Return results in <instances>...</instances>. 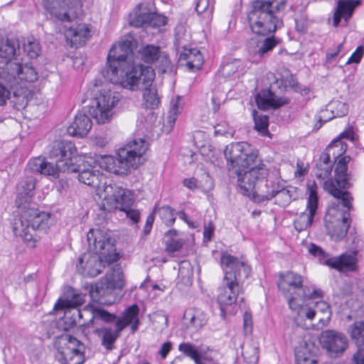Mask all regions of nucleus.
<instances>
[{"mask_svg": "<svg viewBox=\"0 0 364 364\" xmlns=\"http://www.w3.org/2000/svg\"><path fill=\"white\" fill-rule=\"evenodd\" d=\"M295 28L299 33H305L308 28V18L305 14H301L295 18Z\"/></svg>", "mask_w": 364, "mask_h": 364, "instance_id": "603ef678", "label": "nucleus"}, {"mask_svg": "<svg viewBox=\"0 0 364 364\" xmlns=\"http://www.w3.org/2000/svg\"><path fill=\"white\" fill-rule=\"evenodd\" d=\"M296 364H317L316 360L304 348L295 351Z\"/></svg>", "mask_w": 364, "mask_h": 364, "instance_id": "49530a36", "label": "nucleus"}, {"mask_svg": "<svg viewBox=\"0 0 364 364\" xmlns=\"http://www.w3.org/2000/svg\"><path fill=\"white\" fill-rule=\"evenodd\" d=\"M36 186L33 176L25 177L18 185L16 205L18 216L14 219L13 230L31 246L34 247L38 240L36 231H46L50 224V214L41 211L31 203L33 191Z\"/></svg>", "mask_w": 364, "mask_h": 364, "instance_id": "7ed1b4c3", "label": "nucleus"}, {"mask_svg": "<svg viewBox=\"0 0 364 364\" xmlns=\"http://www.w3.org/2000/svg\"><path fill=\"white\" fill-rule=\"evenodd\" d=\"M55 346L56 358L60 364H82L85 361V345L76 338L65 334L57 338Z\"/></svg>", "mask_w": 364, "mask_h": 364, "instance_id": "9b49d317", "label": "nucleus"}, {"mask_svg": "<svg viewBox=\"0 0 364 364\" xmlns=\"http://www.w3.org/2000/svg\"><path fill=\"white\" fill-rule=\"evenodd\" d=\"M347 332L359 348L364 346V321H355L348 326Z\"/></svg>", "mask_w": 364, "mask_h": 364, "instance_id": "e433bc0d", "label": "nucleus"}, {"mask_svg": "<svg viewBox=\"0 0 364 364\" xmlns=\"http://www.w3.org/2000/svg\"><path fill=\"white\" fill-rule=\"evenodd\" d=\"M154 213H157L162 221L167 225H173L176 220L175 210L168 205L155 208Z\"/></svg>", "mask_w": 364, "mask_h": 364, "instance_id": "a19ab883", "label": "nucleus"}, {"mask_svg": "<svg viewBox=\"0 0 364 364\" xmlns=\"http://www.w3.org/2000/svg\"><path fill=\"white\" fill-rule=\"evenodd\" d=\"M122 211L124 212L127 217L130 218L134 223H136L139 220V213L136 210L132 209V207Z\"/></svg>", "mask_w": 364, "mask_h": 364, "instance_id": "680f3d73", "label": "nucleus"}, {"mask_svg": "<svg viewBox=\"0 0 364 364\" xmlns=\"http://www.w3.org/2000/svg\"><path fill=\"white\" fill-rule=\"evenodd\" d=\"M181 102V97L180 96L176 97L171 101V108L168 111L166 122L164 124V129L166 133H169L172 130L175 124L177 115L181 112L183 108Z\"/></svg>", "mask_w": 364, "mask_h": 364, "instance_id": "f704fd0d", "label": "nucleus"}, {"mask_svg": "<svg viewBox=\"0 0 364 364\" xmlns=\"http://www.w3.org/2000/svg\"><path fill=\"white\" fill-rule=\"evenodd\" d=\"M347 149V144L339 139H334L327 147L324 152L320 155L316 163V168L318 171L316 173L318 178H324L328 177L332 171L333 164L331 160V154L333 155L335 161L338 159L335 168V181L340 188H348L350 187V176L348 173L347 164L350 160L348 156L340 158Z\"/></svg>", "mask_w": 364, "mask_h": 364, "instance_id": "0eeeda50", "label": "nucleus"}, {"mask_svg": "<svg viewBox=\"0 0 364 364\" xmlns=\"http://www.w3.org/2000/svg\"><path fill=\"white\" fill-rule=\"evenodd\" d=\"M75 161L65 173H77L78 181L89 186H97L99 185V175L93 168L88 166L87 167L82 164H77Z\"/></svg>", "mask_w": 364, "mask_h": 364, "instance_id": "b1692460", "label": "nucleus"}, {"mask_svg": "<svg viewBox=\"0 0 364 364\" xmlns=\"http://www.w3.org/2000/svg\"><path fill=\"white\" fill-rule=\"evenodd\" d=\"M90 30L86 24H79L76 27H70L65 30V36L70 41L72 46H82L90 36Z\"/></svg>", "mask_w": 364, "mask_h": 364, "instance_id": "cd10ccee", "label": "nucleus"}, {"mask_svg": "<svg viewBox=\"0 0 364 364\" xmlns=\"http://www.w3.org/2000/svg\"><path fill=\"white\" fill-rule=\"evenodd\" d=\"M178 350L186 356L193 359L196 364H207L208 363L210 364H217L212 359H209L207 356L204 355L200 349L190 343H181L178 346Z\"/></svg>", "mask_w": 364, "mask_h": 364, "instance_id": "2f4dec72", "label": "nucleus"}, {"mask_svg": "<svg viewBox=\"0 0 364 364\" xmlns=\"http://www.w3.org/2000/svg\"><path fill=\"white\" fill-rule=\"evenodd\" d=\"M220 263L225 275L218 288V301L223 311V306H230L238 299L243 301L240 295L243 294L242 283L250 276L251 268L242 257L238 258L227 252L222 253Z\"/></svg>", "mask_w": 364, "mask_h": 364, "instance_id": "39448f33", "label": "nucleus"}, {"mask_svg": "<svg viewBox=\"0 0 364 364\" xmlns=\"http://www.w3.org/2000/svg\"><path fill=\"white\" fill-rule=\"evenodd\" d=\"M274 198H276L275 203L281 206H286L294 200L292 191L286 188L284 186Z\"/></svg>", "mask_w": 364, "mask_h": 364, "instance_id": "de8ad7c7", "label": "nucleus"}, {"mask_svg": "<svg viewBox=\"0 0 364 364\" xmlns=\"http://www.w3.org/2000/svg\"><path fill=\"white\" fill-rule=\"evenodd\" d=\"M324 188L333 197L340 200L337 204V208L339 209L341 205L344 208L343 213H340L341 215L334 221L328 220L327 218L325 219V225L328 234L334 240L339 241L346 235L350 227L349 212L353 210V197L348 191H342L336 188L332 181L328 180L325 181Z\"/></svg>", "mask_w": 364, "mask_h": 364, "instance_id": "9d476101", "label": "nucleus"}, {"mask_svg": "<svg viewBox=\"0 0 364 364\" xmlns=\"http://www.w3.org/2000/svg\"><path fill=\"white\" fill-rule=\"evenodd\" d=\"M147 149L148 143L145 139H134L118 149L117 157H103L100 166L107 171L116 175H127L132 168H137L141 158Z\"/></svg>", "mask_w": 364, "mask_h": 364, "instance_id": "6e6552de", "label": "nucleus"}, {"mask_svg": "<svg viewBox=\"0 0 364 364\" xmlns=\"http://www.w3.org/2000/svg\"><path fill=\"white\" fill-rule=\"evenodd\" d=\"M137 58L146 63H156L162 72H166L171 65L168 55L161 50L159 46L146 45L138 50Z\"/></svg>", "mask_w": 364, "mask_h": 364, "instance_id": "412c9836", "label": "nucleus"}, {"mask_svg": "<svg viewBox=\"0 0 364 364\" xmlns=\"http://www.w3.org/2000/svg\"><path fill=\"white\" fill-rule=\"evenodd\" d=\"M76 151L75 144L68 141H55L48 152L50 159H55L54 165L58 173H65L69 167L76 161L73 155Z\"/></svg>", "mask_w": 364, "mask_h": 364, "instance_id": "dca6fc26", "label": "nucleus"}, {"mask_svg": "<svg viewBox=\"0 0 364 364\" xmlns=\"http://www.w3.org/2000/svg\"><path fill=\"white\" fill-rule=\"evenodd\" d=\"M334 117H332V114L330 112L329 107L327 106V108L325 109H321L320 115L317 116V123L316 124V127H317V129L321 127L323 123L330 121L333 119Z\"/></svg>", "mask_w": 364, "mask_h": 364, "instance_id": "5fc2aeb1", "label": "nucleus"}, {"mask_svg": "<svg viewBox=\"0 0 364 364\" xmlns=\"http://www.w3.org/2000/svg\"><path fill=\"white\" fill-rule=\"evenodd\" d=\"M206 323L205 316L199 310L189 309L183 314V323L186 328L197 331Z\"/></svg>", "mask_w": 364, "mask_h": 364, "instance_id": "473e14b6", "label": "nucleus"}, {"mask_svg": "<svg viewBox=\"0 0 364 364\" xmlns=\"http://www.w3.org/2000/svg\"><path fill=\"white\" fill-rule=\"evenodd\" d=\"M328 107L334 118L344 117L348 113V105L341 101H333Z\"/></svg>", "mask_w": 364, "mask_h": 364, "instance_id": "37998d69", "label": "nucleus"}, {"mask_svg": "<svg viewBox=\"0 0 364 364\" xmlns=\"http://www.w3.org/2000/svg\"><path fill=\"white\" fill-rule=\"evenodd\" d=\"M183 184L191 190L196 189L197 188V179L195 178H185L183 181Z\"/></svg>", "mask_w": 364, "mask_h": 364, "instance_id": "774afa93", "label": "nucleus"}, {"mask_svg": "<svg viewBox=\"0 0 364 364\" xmlns=\"http://www.w3.org/2000/svg\"><path fill=\"white\" fill-rule=\"evenodd\" d=\"M24 51L31 58H37L41 52L39 43L34 38H28L23 43Z\"/></svg>", "mask_w": 364, "mask_h": 364, "instance_id": "c03bdc74", "label": "nucleus"}, {"mask_svg": "<svg viewBox=\"0 0 364 364\" xmlns=\"http://www.w3.org/2000/svg\"><path fill=\"white\" fill-rule=\"evenodd\" d=\"M357 259L355 254H343L340 257L331 258L330 267L339 271L355 269Z\"/></svg>", "mask_w": 364, "mask_h": 364, "instance_id": "72a5a7b5", "label": "nucleus"}, {"mask_svg": "<svg viewBox=\"0 0 364 364\" xmlns=\"http://www.w3.org/2000/svg\"><path fill=\"white\" fill-rule=\"evenodd\" d=\"M224 155L227 160L228 169H235L240 193L261 202L270 200L282 189L284 186L279 178L267 180L262 194L256 196V185L268 176L266 166L258 159V152L245 141L232 143L227 145Z\"/></svg>", "mask_w": 364, "mask_h": 364, "instance_id": "f03ea898", "label": "nucleus"}, {"mask_svg": "<svg viewBox=\"0 0 364 364\" xmlns=\"http://www.w3.org/2000/svg\"><path fill=\"white\" fill-rule=\"evenodd\" d=\"M309 252L311 255L317 257L321 264L330 267L332 257H330L321 247L311 243L309 247Z\"/></svg>", "mask_w": 364, "mask_h": 364, "instance_id": "79ce46f5", "label": "nucleus"}, {"mask_svg": "<svg viewBox=\"0 0 364 364\" xmlns=\"http://www.w3.org/2000/svg\"><path fill=\"white\" fill-rule=\"evenodd\" d=\"M255 102L259 109L267 110L270 108L277 109L289 103L285 97H278L270 90H263L255 96Z\"/></svg>", "mask_w": 364, "mask_h": 364, "instance_id": "5701e85b", "label": "nucleus"}, {"mask_svg": "<svg viewBox=\"0 0 364 364\" xmlns=\"http://www.w3.org/2000/svg\"><path fill=\"white\" fill-rule=\"evenodd\" d=\"M344 44V41L339 43L338 46L332 50H330L326 53V59L328 61L332 60L335 59L341 52V49L343 48Z\"/></svg>", "mask_w": 364, "mask_h": 364, "instance_id": "052dcab7", "label": "nucleus"}, {"mask_svg": "<svg viewBox=\"0 0 364 364\" xmlns=\"http://www.w3.org/2000/svg\"><path fill=\"white\" fill-rule=\"evenodd\" d=\"M314 309L316 310V313L322 312L327 314V318L331 316L330 306L328 303L323 300H320L315 302Z\"/></svg>", "mask_w": 364, "mask_h": 364, "instance_id": "4d7b16f0", "label": "nucleus"}, {"mask_svg": "<svg viewBox=\"0 0 364 364\" xmlns=\"http://www.w3.org/2000/svg\"><path fill=\"white\" fill-rule=\"evenodd\" d=\"M103 291L102 285L95 284L90 286L89 294L93 301L102 303L100 300L101 295Z\"/></svg>", "mask_w": 364, "mask_h": 364, "instance_id": "3c124183", "label": "nucleus"}, {"mask_svg": "<svg viewBox=\"0 0 364 364\" xmlns=\"http://www.w3.org/2000/svg\"><path fill=\"white\" fill-rule=\"evenodd\" d=\"M215 134L216 135H232V132L225 124H219L215 127Z\"/></svg>", "mask_w": 364, "mask_h": 364, "instance_id": "bf43d9fd", "label": "nucleus"}, {"mask_svg": "<svg viewBox=\"0 0 364 364\" xmlns=\"http://www.w3.org/2000/svg\"><path fill=\"white\" fill-rule=\"evenodd\" d=\"M11 90L0 80V106H4L10 99Z\"/></svg>", "mask_w": 364, "mask_h": 364, "instance_id": "864d4df0", "label": "nucleus"}, {"mask_svg": "<svg viewBox=\"0 0 364 364\" xmlns=\"http://www.w3.org/2000/svg\"><path fill=\"white\" fill-rule=\"evenodd\" d=\"M19 43L16 39H0V80L6 82L10 86L16 85L18 74L26 73L25 79L36 81L38 73L33 66L28 64L23 65L12 58L19 50Z\"/></svg>", "mask_w": 364, "mask_h": 364, "instance_id": "1a4fd4ad", "label": "nucleus"}, {"mask_svg": "<svg viewBox=\"0 0 364 364\" xmlns=\"http://www.w3.org/2000/svg\"><path fill=\"white\" fill-rule=\"evenodd\" d=\"M193 277V267L188 260H183L178 264V284L189 287Z\"/></svg>", "mask_w": 364, "mask_h": 364, "instance_id": "c9c22d12", "label": "nucleus"}, {"mask_svg": "<svg viewBox=\"0 0 364 364\" xmlns=\"http://www.w3.org/2000/svg\"><path fill=\"white\" fill-rule=\"evenodd\" d=\"M289 85L290 87L293 88L294 91L301 93V95L306 96L309 93V87L301 85L294 80L289 81Z\"/></svg>", "mask_w": 364, "mask_h": 364, "instance_id": "13d9d810", "label": "nucleus"}, {"mask_svg": "<svg viewBox=\"0 0 364 364\" xmlns=\"http://www.w3.org/2000/svg\"><path fill=\"white\" fill-rule=\"evenodd\" d=\"M168 237L166 242V250L168 252H174L179 250L183 245V241L178 237V232L175 229H171L166 232Z\"/></svg>", "mask_w": 364, "mask_h": 364, "instance_id": "ea45409f", "label": "nucleus"}, {"mask_svg": "<svg viewBox=\"0 0 364 364\" xmlns=\"http://www.w3.org/2000/svg\"><path fill=\"white\" fill-rule=\"evenodd\" d=\"M319 341L323 348L332 357L341 355L348 346V340L346 336L334 330L323 331Z\"/></svg>", "mask_w": 364, "mask_h": 364, "instance_id": "f3484780", "label": "nucleus"}, {"mask_svg": "<svg viewBox=\"0 0 364 364\" xmlns=\"http://www.w3.org/2000/svg\"><path fill=\"white\" fill-rule=\"evenodd\" d=\"M92 323L99 321L105 325L96 328L94 333L100 339L101 345L107 351H112L116 348L115 342L121 336L122 331L131 325V331L135 333L140 324L139 319V309L136 304L127 307L122 313V316L109 313L107 310L97 306H90Z\"/></svg>", "mask_w": 364, "mask_h": 364, "instance_id": "20e7f679", "label": "nucleus"}, {"mask_svg": "<svg viewBox=\"0 0 364 364\" xmlns=\"http://www.w3.org/2000/svg\"><path fill=\"white\" fill-rule=\"evenodd\" d=\"M286 296L288 297V304L289 308L294 311H299L302 304L309 299H306L305 300H302L301 297L297 296L296 294H295V296H294V294H289L286 295Z\"/></svg>", "mask_w": 364, "mask_h": 364, "instance_id": "8fccbe9b", "label": "nucleus"}, {"mask_svg": "<svg viewBox=\"0 0 364 364\" xmlns=\"http://www.w3.org/2000/svg\"><path fill=\"white\" fill-rule=\"evenodd\" d=\"M360 0H338L333 14V26L338 27L341 18L347 22L352 16L355 9L360 5Z\"/></svg>", "mask_w": 364, "mask_h": 364, "instance_id": "a878e982", "label": "nucleus"}, {"mask_svg": "<svg viewBox=\"0 0 364 364\" xmlns=\"http://www.w3.org/2000/svg\"><path fill=\"white\" fill-rule=\"evenodd\" d=\"M242 355L246 363H257L259 360V349L257 346H247L242 349Z\"/></svg>", "mask_w": 364, "mask_h": 364, "instance_id": "a18cd8bd", "label": "nucleus"}, {"mask_svg": "<svg viewBox=\"0 0 364 364\" xmlns=\"http://www.w3.org/2000/svg\"><path fill=\"white\" fill-rule=\"evenodd\" d=\"M279 43L275 37H267L263 41L251 40L248 43V50L253 55L263 56L272 51Z\"/></svg>", "mask_w": 364, "mask_h": 364, "instance_id": "c85d7f7f", "label": "nucleus"}, {"mask_svg": "<svg viewBox=\"0 0 364 364\" xmlns=\"http://www.w3.org/2000/svg\"><path fill=\"white\" fill-rule=\"evenodd\" d=\"M171 348H172V344L169 341L165 342L162 345L160 350L159 351V353L160 354L161 357L163 359L166 358L167 355L168 354V353L171 350Z\"/></svg>", "mask_w": 364, "mask_h": 364, "instance_id": "69168bd1", "label": "nucleus"}, {"mask_svg": "<svg viewBox=\"0 0 364 364\" xmlns=\"http://www.w3.org/2000/svg\"><path fill=\"white\" fill-rule=\"evenodd\" d=\"M105 259L91 252L84 253L76 265L77 272L86 277H95L100 274L106 264Z\"/></svg>", "mask_w": 364, "mask_h": 364, "instance_id": "6ab92c4d", "label": "nucleus"}, {"mask_svg": "<svg viewBox=\"0 0 364 364\" xmlns=\"http://www.w3.org/2000/svg\"><path fill=\"white\" fill-rule=\"evenodd\" d=\"M353 360L355 364H364V348H359L353 355Z\"/></svg>", "mask_w": 364, "mask_h": 364, "instance_id": "338daca9", "label": "nucleus"}, {"mask_svg": "<svg viewBox=\"0 0 364 364\" xmlns=\"http://www.w3.org/2000/svg\"><path fill=\"white\" fill-rule=\"evenodd\" d=\"M303 282L304 279L301 274L292 271H287L279 273L277 286L283 294H296L301 296L302 300L322 298L321 290L314 289L312 291H310L307 287L303 285Z\"/></svg>", "mask_w": 364, "mask_h": 364, "instance_id": "f8f14e48", "label": "nucleus"}, {"mask_svg": "<svg viewBox=\"0 0 364 364\" xmlns=\"http://www.w3.org/2000/svg\"><path fill=\"white\" fill-rule=\"evenodd\" d=\"M209 6V0H198L196 5V10L198 13L205 12Z\"/></svg>", "mask_w": 364, "mask_h": 364, "instance_id": "0e129e2a", "label": "nucleus"}, {"mask_svg": "<svg viewBox=\"0 0 364 364\" xmlns=\"http://www.w3.org/2000/svg\"><path fill=\"white\" fill-rule=\"evenodd\" d=\"M102 75L110 82L120 84L127 89H144L146 108L154 109L158 107L160 100L156 90L151 87L155 77L154 70L150 66L133 61L131 41L119 42L110 48Z\"/></svg>", "mask_w": 364, "mask_h": 364, "instance_id": "f257e3e1", "label": "nucleus"}, {"mask_svg": "<svg viewBox=\"0 0 364 364\" xmlns=\"http://www.w3.org/2000/svg\"><path fill=\"white\" fill-rule=\"evenodd\" d=\"M252 116L255 122V128L261 132L267 131L269 119L266 115L258 114L256 110L252 111Z\"/></svg>", "mask_w": 364, "mask_h": 364, "instance_id": "09e8293b", "label": "nucleus"}, {"mask_svg": "<svg viewBox=\"0 0 364 364\" xmlns=\"http://www.w3.org/2000/svg\"><path fill=\"white\" fill-rule=\"evenodd\" d=\"M90 118L83 112H78L68 127L67 132L70 136L83 137L86 136L92 127Z\"/></svg>", "mask_w": 364, "mask_h": 364, "instance_id": "bb28decb", "label": "nucleus"}, {"mask_svg": "<svg viewBox=\"0 0 364 364\" xmlns=\"http://www.w3.org/2000/svg\"><path fill=\"white\" fill-rule=\"evenodd\" d=\"M244 329L246 332L252 331V315L250 313L245 311L243 315Z\"/></svg>", "mask_w": 364, "mask_h": 364, "instance_id": "e2e57ef3", "label": "nucleus"}, {"mask_svg": "<svg viewBox=\"0 0 364 364\" xmlns=\"http://www.w3.org/2000/svg\"><path fill=\"white\" fill-rule=\"evenodd\" d=\"M100 94L94 100V104L89 109L90 114L98 124H105L111 121L114 108L119 100V95L109 89L99 90Z\"/></svg>", "mask_w": 364, "mask_h": 364, "instance_id": "ddd939ff", "label": "nucleus"}, {"mask_svg": "<svg viewBox=\"0 0 364 364\" xmlns=\"http://www.w3.org/2000/svg\"><path fill=\"white\" fill-rule=\"evenodd\" d=\"M106 285L109 289H121L124 285L123 273L119 266H115L106 274Z\"/></svg>", "mask_w": 364, "mask_h": 364, "instance_id": "4c0bfd02", "label": "nucleus"}, {"mask_svg": "<svg viewBox=\"0 0 364 364\" xmlns=\"http://www.w3.org/2000/svg\"><path fill=\"white\" fill-rule=\"evenodd\" d=\"M287 6V0H255L251 2V9L247 15L250 28L252 33L267 36L274 33L283 26L280 16Z\"/></svg>", "mask_w": 364, "mask_h": 364, "instance_id": "423d86ee", "label": "nucleus"}, {"mask_svg": "<svg viewBox=\"0 0 364 364\" xmlns=\"http://www.w3.org/2000/svg\"><path fill=\"white\" fill-rule=\"evenodd\" d=\"M309 198L306 210L308 213H301L294 220V228L296 231L301 232L310 227L312 224L314 216L318 208L317 185L313 181L307 186Z\"/></svg>", "mask_w": 364, "mask_h": 364, "instance_id": "a211bd4d", "label": "nucleus"}, {"mask_svg": "<svg viewBox=\"0 0 364 364\" xmlns=\"http://www.w3.org/2000/svg\"><path fill=\"white\" fill-rule=\"evenodd\" d=\"M364 55V46H360L353 53L347 61V64L358 63Z\"/></svg>", "mask_w": 364, "mask_h": 364, "instance_id": "6e6d98bb", "label": "nucleus"}, {"mask_svg": "<svg viewBox=\"0 0 364 364\" xmlns=\"http://www.w3.org/2000/svg\"><path fill=\"white\" fill-rule=\"evenodd\" d=\"M180 60L186 61V66L190 71H196L201 68L203 58L200 51L196 48L187 49L184 48L180 55Z\"/></svg>", "mask_w": 364, "mask_h": 364, "instance_id": "c756f323", "label": "nucleus"}, {"mask_svg": "<svg viewBox=\"0 0 364 364\" xmlns=\"http://www.w3.org/2000/svg\"><path fill=\"white\" fill-rule=\"evenodd\" d=\"M28 167L32 172L51 176L55 178L59 176V173L55 168L54 164L41 157L31 159L28 162Z\"/></svg>", "mask_w": 364, "mask_h": 364, "instance_id": "7c9ffc66", "label": "nucleus"}, {"mask_svg": "<svg viewBox=\"0 0 364 364\" xmlns=\"http://www.w3.org/2000/svg\"><path fill=\"white\" fill-rule=\"evenodd\" d=\"M23 77H26V73L18 74L17 83L13 86H10L6 82H4L11 90V95L10 97V101L13 105L14 109L17 110H21L24 109L28 105V97L26 95V90L23 86V82H33L34 81H30L25 79Z\"/></svg>", "mask_w": 364, "mask_h": 364, "instance_id": "4be33fe9", "label": "nucleus"}, {"mask_svg": "<svg viewBox=\"0 0 364 364\" xmlns=\"http://www.w3.org/2000/svg\"><path fill=\"white\" fill-rule=\"evenodd\" d=\"M166 16L156 12L148 3L139 4L129 16L131 26L140 28H159L167 23Z\"/></svg>", "mask_w": 364, "mask_h": 364, "instance_id": "2eb2a0df", "label": "nucleus"}, {"mask_svg": "<svg viewBox=\"0 0 364 364\" xmlns=\"http://www.w3.org/2000/svg\"><path fill=\"white\" fill-rule=\"evenodd\" d=\"M87 239L90 252L103 258L105 262L112 263L119 259L111 237L107 232L100 229H90Z\"/></svg>", "mask_w": 364, "mask_h": 364, "instance_id": "4468645a", "label": "nucleus"}, {"mask_svg": "<svg viewBox=\"0 0 364 364\" xmlns=\"http://www.w3.org/2000/svg\"><path fill=\"white\" fill-rule=\"evenodd\" d=\"M107 196L105 200H112L110 208L127 210L131 208L134 203V198L132 192L127 189L117 186H108L105 189Z\"/></svg>", "mask_w": 364, "mask_h": 364, "instance_id": "aec40b11", "label": "nucleus"}, {"mask_svg": "<svg viewBox=\"0 0 364 364\" xmlns=\"http://www.w3.org/2000/svg\"><path fill=\"white\" fill-rule=\"evenodd\" d=\"M84 297L85 296L82 294H73L70 299L62 300L60 299L55 303L53 311L63 310L70 307H78L84 303Z\"/></svg>", "mask_w": 364, "mask_h": 364, "instance_id": "58836bf2", "label": "nucleus"}, {"mask_svg": "<svg viewBox=\"0 0 364 364\" xmlns=\"http://www.w3.org/2000/svg\"><path fill=\"white\" fill-rule=\"evenodd\" d=\"M73 0H43L44 8L51 15L63 21H70L68 9Z\"/></svg>", "mask_w": 364, "mask_h": 364, "instance_id": "393cba45", "label": "nucleus"}]
</instances>
